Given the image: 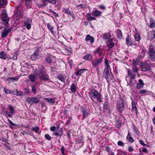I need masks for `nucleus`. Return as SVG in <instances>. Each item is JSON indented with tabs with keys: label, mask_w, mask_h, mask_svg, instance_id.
<instances>
[{
	"label": "nucleus",
	"mask_w": 155,
	"mask_h": 155,
	"mask_svg": "<svg viewBox=\"0 0 155 155\" xmlns=\"http://www.w3.org/2000/svg\"><path fill=\"white\" fill-rule=\"evenodd\" d=\"M89 95L91 100H93L94 99H95L100 102L102 101L101 94L95 90L92 89L91 90L89 93Z\"/></svg>",
	"instance_id": "obj_1"
},
{
	"label": "nucleus",
	"mask_w": 155,
	"mask_h": 155,
	"mask_svg": "<svg viewBox=\"0 0 155 155\" xmlns=\"http://www.w3.org/2000/svg\"><path fill=\"white\" fill-rule=\"evenodd\" d=\"M35 72L37 73L40 78L43 80L48 81L49 80L48 76L42 70L38 71L37 70H36Z\"/></svg>",
	"instance_id": "obj_2"
},
{
	"label": "nucleus",
	"mask_w": 155,
	"mask_h": 155,
	"mask_svg": "<svg viewBox=\"0 0 155 155\" xmlns=\"http://www.w3.org/2000/svg\"><path fill=\"white\" fill-rule=\"evenodd\" d=\"M148 54L152 61L155 60V50L151 45L150 46L149 48Z\"/></svg>",
	"instance_id": "obj_3"
},
{
	"label": "nucleus",
	"mask_w": 155,
	"mask_h": 155,
	"mask_svg": "<svg viewBox=\"0 0 155 155\" xmlns=\"http://www.w3.org/2000/svg\"><path fill=\"white\" fill-rule=\"evenodd\" d=\"M117 107L118 110L120 112L124 110V105L123 104V101L122 98H119L117 101Z\"/></svg>",
	"instance_id": "obj_4"
},
{
	"label": "nucleus",
	"mask_w": 155,
	"mask_h": 155,
	"mask_svg": "<svg viewBox=\"0 0 155 155\" xmlns=\"http://www.w3.org/2000/svg\"><path fill=\"white\" fill-rule=\"evenodd\" d=\"M26 101L29 104H37L39 101V99L35 97H28L26 99Z\"/></svg>",
	"instance_id": "obj_5"
},
{
	"label": "nucleus",
	"mask_w": 155,
	"mask_h": 155,
	"mask_svg": "<svg viewBox=\"0 0 155 155\" xmlns=\"http://www.w3.org/2000/svg\"><path fill=\"white\" fill-rule=\"evenodd\" d=\"M2 20L4 22V23L7 24L9 18L7 17V13L5 9H3L2 12Z\"/></svg>",
	"instance_id": "obj_6"
},
{
	"label": "nucleus",
	"mask_w": 155,
	"mask_h": 155,
	"mask_svg": "<svg viewBox=\"0 0 155 155\" xmlns=\"http://www.w3.org/2000/svg\"><path fill=\"white\" fill-rule=\"evenodd\" d=\"M103 61V58H101L99 59L94 60L92 62L93 66L97 68L98 66Z\"/></svg>",
	"instance_id": "obj_7"
},
{
	"label": "nucleus",
	"mask_w": 155,
	"mask_h": 155,
	"mask_svg": "<svg viewBox=\"0 0 155 155\" xmlns=\"http://www.w3.org/2000/svg\"><path fill=\"white\" fill-rule=\"evenodd\" d=\"M112 74L111 73H109V69H104L103 72V77L106 79L111 78Z\"/></svg>",
	"instance_id": "obj_8"
},
{
	"label": "nucleus",
	"mask_w": 155,
	"mask_h": 155,
	"mask_svg": "<svg viewBox=\"0 0 155 155\" xmlns=\"http://www.w3.org/2000/svg\"><path fill=\"white\" fill-rule=\"evenodd\" d=\"M150 66L147 64H142L141 66V70L143 71H146L149 69Z\"/></svg>",
	"instance_id": "obj_9"
},
{
	"label": "nucleus",
	"mask_w": 155,
	"mask_h": 155,
	"mask_svg": "<svg viewBox=\"0 0 155 155\" xmlns=\"http://www.w3.org/2000/svg\"><path fill=\"white\" fill-rule=\"evenodd\" d=\"M39 58V53L38 51H36L33 53L31 56V59L32 60H38Z\"/></svg>",
	"instance_id": "obj_10"
},
{
	"label": "nucleus",
	"mask_w": 155,
	"mask_h": 155,
	"mask_svg": "<svg viewBox=\"0 0 155 155\" xmlns=\"http://www.w3.org/2000/svg\"><path fill=\"white\" fill-rule=\"evenodd\" d=\"M63 12H64L65 13H66L68 14V16H71L72 18H73V19H74V15L71 12L70 10L68 8H63Z\"/></svg>",
	"instance_id": "obj_11"
},
{
	"label": "nucleus",
	"mask_w": 155,
	"mask_h": 155,
	"mask_svg": "<svg viewBox=\"0 0 155 155\" xmlns=\"http://www.w3.org/2000/svg\"><path fill=\"white\" fill-rule=\"evenodd\" d=\"M63 134V132L61 129L58 128L54 132L53 134L54 135L59 136Z\"/></svg>",
	"instance_id": "obj_12"
},
{
	"label": "nucleus",
	"mask_w": 155,
	"mask_h": 155,
	"mask_svg": "<svg viewBox=\"0 0 155 155\" xmlns=\"http://www.w3.org/2000/svg\"><path fill=\"white\" fill-rule=\"evenodd\" d=\"M82 111L84 118H85L89 115V112L86 108L83 107L82 109Z\"/></svg>",
	"instance_id": "obj_13"
},
{
	"label": "nucleus",
	"mask_w": 155,
	"mask_h": 155,
	"mask_svg": "<svg viewBox=\"0 0 155 155\" xmlns=\"http://www.w3.org/2000/svg\"><path fill=\"white\" fill-rule=\"evenodd\" d=\"M85 40L87 41H88L90 40V42L92 44L94 42V39L93 37H91L89 35H87L85 38Z\"/></svg>",
	"instance_id": "obj_14"
},
{
	"label": "nucleus",
	"mask_w": 155,
	"mask_h": 155,
	"mask_svg": "<svg viewBox=\"0 0 155 155\" xmlns=\"http://www.w3.org/2000/svg\"><path fill=\"white\" fill-rule=\"evenodd\" d=\"M42 2L44 3L42 5L45 6L46 5L45 2H48L52 4H55L56 2V0H42Z\"/></svg>",
	"instance_id": "obj_15"
},
{
	"label": "nucleus",
	"mask_w": 155,
	"mask_h": 155,
	"mask_svg": "<svg viewBox=\"0 0 155 155\" xmlns=\"http://www.w3.org/2000/svg\"><path fill=\"white\" fill-rule=\"evenodd\" d=\"M138 82L139 83L137 84V87L138 89H140L143 87L144 84L143 81L141 79L139 80Z\"/></svg>",
	"instance_id": "obj_16"
},
{
	"label": "nucleus",
	"mask_w": 155,
	"mask_h": 155,
	"mask_svg": "<svg viewBox=\"0 0 155 155\" xmlns=\"http://www.w3.org/2000/svg\"><path fill=\"white\" fill-rule=\"evenodd\" d=\"M128 74L130 77V78L132 79H135V74H134L130 69H128Z\"/></svg>",
	"instance_id": "obj_17"
},
{
	"label": "nucleus",
	"mask_w": 155,
	"mask_h": 155,
	"mask_svg": "<svg viewBox=\"0 0 155 155\" xmlns=\"http://www.w3.org/2000/svg\"><path fill=\"white\" fill-rule=\"evenodd\" d=\"M113 39H111L107 42V45L109 49L112 48L114 46V43L112 42Z\"/></svg>",
	"instance_id": "obj_18"
},
{
	"label": "nucleus",
	"mask_w": 155,
	"mask_h": 155,
	"mask_svg": "<svg viewBox=\"0 0 155 155\" xmlns=\"http://www.w3.org/2000/svg\"><path fill=\"white\" fill-rule=\"evenodd\" d=\"M87 70V69H85L77 70L75 72V74L77 76L80 75L83 72Z\"/></svg>",
	"instance_id": "obj_19"
},
{
	"label": "nucleus",
	"mask_w": 155,
	"mask_h": 155,
	"mask_svg": "<svg viewBox=\"0 0 155 155\" xmlns=\"http://www.w3.org/2000/svg\"><path fill=\"white\" fill-rule=\"evenodd\" d=\"M7 4V0H0V8L4 7Z\"/></svg>",
	"instance_id": "obj_20"
},
{
	"label": "nucleus",
	"mask_w": 155,
	"mask_h": 155,
	"mask_svg": "<svg viewBox=\"0 0 155 155\" xmlns=\"http://www.w3.org/2000/svg\"><path fill=\"white\" fill-rule=\"evenodd\" d=\"M127 138L128 141L131 143H132L134 141L133 138L131 136V135L129 132H128Z\"/></svg>",
	"instance_id": "obj_21"
},
{
	"label": "nucleus",
	"mask_w": 155,
	"mask_h": 155,
	"mask_svg": "<svg viewBox=\"0 0 155 155\" xmlns=\"http://www.w3.org/2000/svg\"><path fill=\"white\" fill-rule=\"evenodd\" d=\"M101 12L97 10H96L94 12L92 13V15L93 16H97L99 15H100L101 14Z\"/></svg>",
	"instance_id": "obj_22"
},
{
	"label": "nucleus",
	"mask_w": 155,
	"mask_h": 155,
	"mask_svg": "<svg viewBox=\"0 0 155 155\" xmlns=\"http://www.w3.org/2000/svg\"><path fill=\"white\" fill-rule=\"evenodd\" d=\"M71 90L73 93L76 92V88L74 84L72 83L71 86Z\"/></svg>",
	"instance_id": "obj_23"
},
{
	"label": "nucleus",
	"mask_w": 155,
	"mask_h": 155,
	"mask_svg": "<svg viewBox=\"0 0 155 155\" xmlns=\"http://www.w3.org/2000/svg\"><path fill=\"white\" fill-rule=\"evenodd\" d=\"M47 27L48 29L51 32L53 33V27L51 25L50 23H48L47 25Z\"/></svg>",
	"instance_id": "obj_24"
},
{
	"label": "nucleus",
	"mask_w": 155,
	"mask_h": 155,
	"mask_svg": "<svg viewBox=\"0 0 155 155\" xmlns=\"http://www.w3.org/2000/svg\"><path fill=\"white\" fill-rule=\"evenodd\" d=\"M92 56L90 54H87L85 55L83 58L84 59L89 60H92Z\"/></svg>",
	"instance_id": "obj_25"
},
{
	"label": "nucleus",
	"mask_w": 155,
	"mask_h": 155,
	"mask_svg": "<svg viewBox=\"0 0 155 155\" xmlns=\"http://www.w3.org/2000/svg\"><path fill=\"white\" fill-rule=\"evenodd\" d=\"M149 37L153 39L155 37V31H152L149 34Z\"/></svg>",
	"instance_id": "obj_26"
},
{
	"label": "nucleus",
	"mask_w": 155,
	"mask_h": 155,
	"mask_svg": "<svg viewBox=\"0 0 155 155\" xmlns=\"http://www.w3.org/2000/svg\"><path fill=\"white\" fill-rule=\"evenodd\" d=\"M104 64L106 66L104 69H109L110 68V66L108 64V61L107 59H106L104 61Z\"/></svg>",
	"instance_id": "obj_27"
},
{
	"label": "nucleus",
	"mask_w": 155,
	"mask_h": 155,
	"mask_svg": "<svg viewBox=\"0 0 155 155\" xmlns=\"http://www.w3.org/2000/svg\"><path fill=\"white\" fill-rule=\"evenodd\" d=\"M8 33V31H7V29L5 28V29L4 31H3L2 33V38L6 37L7 36Z\"/></svg>",
	"instance_id": "obj_28"
},
{
	"label": "nucleus",
	"mask_w": 155,
	"mask_h": 155,
	"mask_svg": "<svg viewBox=\"0 0 155 155\" xmlns=\"http://www.w3.org/2000/svg\"><path fill=\"white\" fill-rule=\"evenodd\" d=\"M117 37L118 38H121L122 36V34L121 31L120 30H117L116 31Z\"/></svg>",
	"instance_id": "obj_29"
},
{
	"label": "nucleus",
	"mask_w": 155,
	"mask_h": 155,
	"mask_svg": "<svg viewBox=\"0 0 155 155\" xmlns=\"http://www.w3.org/2000/svg\"><path fill=\"white\" fill-rule=\"evenodd\" d=\"M135 83V79H132L130 78V80L129 82L128 83V85L130 86H132Z\"/></svg>",
	"instance_id": "obj_30"
},
{
	"label": "nucleus",
	"mask_w": 155,
	"mask_h": 155,
	"mask_svg": "<svg viewBox=\"0 0 155 155\" xmlns=\"http://www.w3.org/2000/svg\"><path fill=\"white\" fill-rule=\"evenodd\" d=\"M132 109L134 111H135L137 113V109L136 108V105L135 102L133 101L132 103Z\"/></svg>",
	"instance_id": "obj_31"
},
{
	"label": "nucleus",
	"mask_w": 155,
	"mask_h": 155,
	"mask_svg": "<svg viewBox=\"0 0 155 155\" xmlns=\"http://www.w3.org/2000/svg\"><path fill=\"white\" fill-rule=\"evenodd\" d=\"M6 54L3 51H1L0 53V58L2 59H5L6 58Z\"/></svg>",
	"instance_id": "obj_32"
},
{
	"label": "nucleus",
	"mask_w": 155,
	"mask_h": 155,
	"mask_svg": "<svg viewBox=\"0 0 155 155\" xmlns=\"http://www.w3.org/2000/svg\"><path fill=\"white\" fill-rule=\"evenodd\" d=\"M126 44L128 45H130L131 44V41L129 36L126 38Z\"/></svg>",
	"instance_id": "obj_33"
},
{
	"label": "nucleus",
	"mask_w": 155,
	"mask_h": 155,
	"mask_svg": "<svg viewBox=\"0 0 155 155\" xmlns=\"http://www.w3.org/2000/svg\"><path fill=\"white\" fill-rule=\"evenodd\" d=\"M135 40L137 41H139L140 39V37L138 33H136L134 35Z\"/></svg>",
	"instance_id": "obj_34"
},
{
	"label": "nucleus",
	"mask_w": 155,
	"mask_h": 155,
	"mask_svg": "<svg viewBox=\"0 0 155 155\" xmlns=\"http://www.w3.org/2000/svg\"><path fill=\"white\" fill-rule=\"evenodd\" d=\"M110 37V35L109 33L104 34L103 36V38L104 39H107L109 38Z\"/></svg>",
	"instance_id": "obj_35"
},
{
	"label": "nucleus",
	"mask_w": 155,
	"mask_h": 155,
	"mask_svg": "<svg viewBox=\"0 0 155 155\" xmlns=\"http://www.w3.org/2000/svg\"><path fill=\"white\" fill-rule=\"evenodd\" d=\"M87 17L88 19H90L91 20H94L95 19V18L92 17L90 14H87Z\"/></svg>",
	"instance_id": "obj_36"
},
{
	"label": "nucleus",
	"mask_w": 155,
	"mask_h": 155,
	"mask_svg": "<svg viewBox=\"0 0 155 155\" xmlns=\"http://www.w3.org/2000/svg\"><path fill=\"white\" fill-rule=\"evenodd\" d=\"M29 79L32 82H34L35 80V77L34 75H31L29 76Z\"/></svg>",
	"instance_id": "obj_37"
},
{
	"label": "nucleus",
	"mask_w": 155,
	"mask_h": 155,
	"mask_svg": "<svg viewBox=\"0 0 155 155\" xmlns=\"http://www.w3.org/2000/svg\"><path fill=\"white\" fill-rule=\"evenodd\" d=\"M8 107L9 108V110L11 112V114L12 115L15 112L14 109H13L12 106L11 105L9 106Z\"/></svg>",
	"instance_id": "obj_38"
},
{
	"label": "nucleus",
	"mask_w": 155,
	"mask_h": 155,
	"mask_svg": "<svg viewBox=\"0 0 155 155\" xmlns=\"http://www.w3.org/2000/svg\"><path fill=\"white\" fill-rule=\"evenodd\" d=\"M150 27L151 28H153L155 27V23L154 21H151L150 22Z\"/></svg>",
	"instance_id": "obj_39"
},
{
	"label": "nucleus",
	"mask_w": 155,
	"mask_h": 155,
	"mask_svg": "<svg viewBox=\"0 0 155 155\" xmlns=\"http://www.w3.org/2000/svg\"><path fill=\"white\" fill-rule=\"evenodd\" d=\"M31 91L34 94H36V89L35 86V85H33L31 87Z\"/></svg>",
	"instance_id": "obj_40"
},
{
	"label": "nucleus",
	"mask_w": 155,
	"mask_h": 155,
	"mask_svg": "<svg viewBox=\"0 0 155 155\" xmlns=\"http://www.w3.org/2000/svg\"><path fill=\"white\" fill-rule=\"evenodd\" d=\"M45 99L48 101L49 102H51L53 103H54L55 101L54 99L53 98H45Z\"/></svg>",
	"instance_id": "obj_41"
},
{
	"label": "nucleus",
	"mask_w": 155,
	"mask_h": 155,
	"mask_svg": "<svg viewBox=\"0 0 155 155\" xmlns=\"http://www.w3.org/2000/svg\"><path fill=\"white\" fill-rule=\"evenodd\" d=\"M31 130L35 131L36 132H38L39 131V128L38 127H32L31 129Z\"/></svg>",
	"instance_id": "obj_42"
},
{
	"label": "nucleus",
	"mask_w": 155,
	"mask_h": 155,
	"mask_svg": "<svg viewBox=\"0 0 155 155\" xmlns=\"http://www.w3.org/2000/svg\"><path fill=\"white\" fill-rule=\"evenodd\" d=\"M16 95L18 96H22L23 95V93L21 91H17V90H16Z\"/></svg>",
	"instance_id": "obj_43"
},
{
	"label": "nucleus",
	"mask_w": 155,
	"mask_h": 155,
	"mask_svg": "<svg viewBox=\"0 0 155 155\" xmlns=\"http://www.w3.org/2000/svg\"><path fill=\"white\" fill-rule=\"evenodd\" d=\"M62 82H64V78L61 76H58L57 77Z\"/></svg>",
	"instance_id": "obj_44"
},
{
	"label": "nucleus",
	"mask_w": 155,
	"mask_h": 155,
	"mask_svg": "<svg viewBox=\"0 0 155 155\" xmlns=\"http://www.w3.org/2000/svg\"><path fill=\"white\" fill-rule=\"evenodd\" d=\"M45 137L47 140H50L51 138L50 136L48 134H46L45 135Z\"/></svg>",
	"instance_id": "obj_45"
},
{
	"label": "nucleus",
	"mask_w": 155,
	"mask_h": 155,
	"mask_svg": "<svg viewBox=\"0 0 155 155\" xmlns=\"http://www.w3.org/2000/svg\"><path fill=\"white\" fill-rule=\"evenodd\" d=\"M117 144L119 146H121L123 147L124 146V143L121 141H119L117 142Z\"/></svg>",
	"instance_id": "obj_46"
},
{
	"label": "nucleus",
	"mask_w": 155,
	"mask_h": 155,
	"mask_svg": "<svg viewBox=\"0 0 155 155\" xmlns=\"http://www.w3.org/2000/svg\"><path fill=\"white\" fill-rule=\"evenodd\" d=\"M49 10L51 12L54 14V16L55 17H58V14L55 12L52 9H50Z\"/></svg>",
	"instance_id": "obj_47"
},
{
	"label": "nucleus",
	"mask_w": 155,
	"mask_h": 155,
	"mask_svg": "<svg viewBox=\"0 0 155 155\" xmlns=\"http://www.w3.org/2000/svg\"><path fill=\"white\" fill-rule=\"evenodd\" d=\"M140 94H145L147 93V90L145 89H143L140 90L139 91Z\"/></svg>",
	"instance_id": "obj_48"
},
{
	"label": "nucleus",
	"mask_w": 155,
	"mask_h": 155,
	"mask_svg": "<svg viewBox=\"0 0 155 155\" xmlns=\"http://www.w3.org/2000/svg\"><path fill=\"white\" fill-rule=\"evenodd\" d=\"M26 26V28L28 29H29L31 27V25L29 23H25Z\"/></svg>",
	"instance_id": "obj_49"
},
{
	"label": "nucleus",
	"mask_w": 155,
	"mask_h": 155,
	"mask_svg": "<svg viewBox=\"0 0 155 155\" xmlns=\"http://www.w3.org/2000/svg\"><path fill=\"white\" fill-rule=\"evenodd\" d=\"M46 61L48 63H50L51 61V59L49 57H47L45 58Z\"/></svg>",
	"instance_id": "obj_50"
},
{
	"label": "nucleus",
	"mask_w": 155,
	"mask_h": 155,
	"mask_svg": "<svg viewBox=\"0 0 155 155\" xmlns=\"http://www.w3.org/2000/svg\"><path fill=\"white\" fill-rule=\"evenodd\" d=\"M25 90V94H26L27 93H28L30 92V90L28 88H26L24 89Z\"/></svg>",
	"instance_id": "obj_51"
},
{
	"label": "nucleus",
	"mask_w": 155,
	"mask_h": 155,
	"mask_svg": "<svg viewBox=\"0 0 155 155\" xmlns=\"http://www.w3.org/2000/svg\"><path fill=\"white\" fill-rule=\"evenodd\" d=\"M4 91H5V93L6 94H8L10 93V91L9 90H8L6 88H5L4 89Z\"/></svg>",
	"instance_id": "obj_52"
},
{
	"label": "nucleus",
	"mask_w": 155,
	"mask_h": 155,
	"mask_svg": "<svg viewBox=\"0 0 155 155\" xmlns=\"http://www.w3.org/2000/svg\"><path fill=\"white\" fill-rule=\"evenodd\" d=\"M139 142L140 143V144L143 146H147V145L142 140H139Z\"/></svg>",
	"instance_id": "obj_53"
},
{
	"label": "nucleus",
	"mask_w": 155,
	"mask_h": 155,
	"mask_svg": "<svg viewBox=\"0 0 155 155\" xmlns=\"http://www.w3.org/2000/svg\"><path fill=\"white\" fill-rule=\"evenodd\" d=\"M8 122L11 125H12L13 126H15L16 125L15 124L13 123L11 120H10L9 119H8Z\"/></svg>",
	"instance_id": "obj_54"
},
{
	"label": "nucleus",
	"mask_w": 155,
	"mask_h": 155,
	"mask_svg": "<svg viewBox=\"0 0 155 155\" xmlns=\"http://www.w3.org/2000/svg\"><path fill=\"white\" fill-rule=\"evenodd\" d=\"M56 127L55 126H53L50 128V130L51 131H54L56 129Z\"/></svg>",
	"instance_id": "obj_55"
},
{
	"label": "nucleus",
	"mask_w": 155,
	"mask_h": 155,
	"mask_svg": "<svg viewBox=\"0 0 155 155\" xmlns=\"http://www.w3.org/2000/svg\"><path fill=\"white\" fill-rule=\"evenodd\" d=\"M128 150L130 152H132L134 150L133 148L131 146H130L129 147Z\"/></svg>",
	"instance_id": "obj_56"
},
{
	"label": "nucleus",
	"mask_w": 155,
	"mask_h": 155,
	"mask_svg": "<svg viewBox=\"0 0 155 155\" xmlns=\"http://www.w3.org/2000/svg\"><path fill=\"white\" fill-rule=\"evenodd\" d=\"M101 50V49L99 48L96 51H94V52L95 54H97Z\"/></svg>",
	"instance_id": "obj_57"
},
{
	"label": "nucleus",
	"mask_w": 155,
	"mask_h": 155,
	"mask_svg": "<svg viewBox=\"0 0 155 155\" xmlns=\"http://www.w3.org/2000/svg\"><path fill=\"white\" fill-rule=\"evenodd\" d=\"M66 51H67L68 54V55L71 54L72 53L71 51L69 50L68 49L66 50Z\"/></svg>",
	"instance_id": "obj_58"
},
{
	"label": "nucleus",
	"mask_w": 155,
	"mask_h": 155,
	"mask_svg": "<svg viewBox=\"0 0 155 155\" xmlns=\"http://www.w3.org/2000/svg\"><path fill=\"white\" fill-rule=\"evenodd\" d=\"M142 150L143 152L145 153H147L148 152L147 150L145 148L143 149Z\"/></svg>",
	"instance_id": "obj_59"
},
{
	"label": "nucleus",
	"mask_w": 155,
	"mask_h": 155,
	"mask_svg": "<svg viewBox=\"0 0 155 155\" xmlns=\"http://www.w3.org/2000/svg\"><path fill=\"white\" fill-rule=\"evenodd\" d=\"M133 70L135 72H137V71H138V69L136 67L134 69H133Z\"/></svg>",
	"instance_id": "obj_60"
},
{
	"label": "nucleus",
	"mask_w": 155,
	"mask_h": 155,
	"mask_svg": "<svg viewBox=\"0 0 155 155\" xmlns=\"http://www.w3.org/2000/svg\"><path fill=\"white\" fill-rule=\"evenodd\" d=\"M100 8L102 9H105V7L103 5H100L99 6Z\"/></svg>",
	"instance_id": "obj_61"
},
{
	"label": "nucleus",
	"mask_w": 155,
	"mask_h": 155,
	"mask_svg": "<svg viewBox=\"0 0 155 155\" xmlns=\"http://www.w3.org/2000/svg\"><path fill=\"white\" fill-rule=\"evenodd\" d=\"M79 6H81V8H84V5H81V4L78 5L76 6L77 7H79Z\"/></svg>",
	"instance_id": "obj_62"
},
{
	"label": "nucleus",
	"mask_w": 155,
	"mask_h": 155,
	"mask_svg": "<svg viewBox=\"0 0 155 155\" xmlns=\"http://www.w3.org/2000/svg\"><path fill=\"white\" fill-rule=\"evenodd\" d=\"M106 150L107 151H108V152H110V148L108 147H106Z\"/></svg>",
	"instance_id": "obj_63"
},
{
	"label": "nucleus",
	"mask_w": 155,
	"mask_h": 155,
	"mask_svg": "<svg viewBox=\"0 0 155 155\" xmlns=\"http://www.w3.org/2000/svg\"><path fill=\"white\" fill-rule=\"evenodd\" d=\"M61 150L62 152H64V151L65 150V149L64 148V147L62 146L61 148Z\"/></svg>",
	"instance_id": "obj_64"
}]
</instances>
